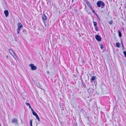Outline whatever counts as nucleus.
Wrapping results in <instances>:
<instances>
[{
	"mask_svg": "<svg viewBox=\"0 0 126 126\" xmlns=\"http://www.w3.org/2000/svg\"><path fill=\"white\" fill-rule=\"evenodd\" d=\"M97 5L99 7H100V5H101V8H103L104 7V6L105 5V4L103 2L101 1H99L97 2Z\"/></svg>",
	"mask_w": 126,
	"mask_h": 126,
	"instance_id": "nucleus-1",
	"label": "nucleus"
},
{
	"mask_svg": "<svg viewBox=\"0 0 126 126\" xmlns=\"http://www.w3.org/2000/svg\"><path fill=\"white\" fill-rule=\"evenodd\" d=\"M11 122L12 124H14L15 125H18L17 120L15 118L12 119L11 120Z\"/></svg>",
	"mask_w": 126,
	"mask_h": 126,
	"instance_id": "nucleus-2",
	"label": "nucleus"
},
{
	"mask_svg": "<svg viewBox=\"0 0 126 126\" xmlns=\"http://www.w3.org/2000/svg\"><path fill=\"white\" fill-rule=\"evenodd\" d=\"M31 67V69L32 70H35L37 69V67L34 65L32 64H31L29 65Z\"/></svg>",
	"mask_w": 126,
	"mask_h": 126,
	"instance_id": "nucleus-3",
	"label": "nucleus"
},
{
	"mask_svg": "<svg viewBox=\"0 0 126 126\" xmlns=\"http://www.w3.org/2000/svg\"><path fill=\"white\" fill-rule=\"evenodd\" d=\"M17 26L18 27L17 30L20 31L21 28L23 27V25L21 22H19L18 23Z\"/></svg>",
	"mask_w": 126,
	"mask_h": 126,
	"instance_id": "nucleus-4",
	"label": "nucleus"
},
{
	"mask_svg": "<svg viewBox=\"0 0 126 126\" xmlns=\"http://www.w3.org/2000/svg\"><path fill=\"white\" fill-rule=\"evenodd\" d=\"M9 53L13 56V57L15 59V57L14 56V55H16L15 54L13 51L10 49H9Z\"/></svg>",
	"mask_w": 126,
	"mask_h": 126,
	"instance_id": "nucleus-5",
	"label": "nucleus"
},
{
	"mask_svg": "<svg viewBox=\"0 0 126 126\" xmlns=\"http://www.w3.org/2000/svg\"><path fill=\"white\" fill-rule=\"evenodd\" d=\"M95 37L97 40L98 41H100L101 40V38L100 37L99 35H97L95 36Z\"/></svg>",
	"mask_w": 126,
	"mask_h": 126,
	"instance_id": "nucleus-6",
	"label": "nucleus"
},
{
	"mask_svg": "<svg viewBox=\"0 0 126 126\" xmlns=\"http://www.w3.org/2000/svg\"><path fill=\"white\" fill-rule=\"evenodd\" d=\"M42 19L43 21L45 23V21L47 19V18L46 16L45 15V14H44L43 15L42 17Z\"/></svg>",
	"mask_w": 126,
	"mask_h": 126,
	"instance_id": "nucleus-7",
	"label": "nucleus"
},
{
	"mask_svg": "<svg viewBox=\"0 0 126 126\" xmlns=\"http://www.w3.org/2000/svg\"><path fill=\"white\" fill-rule=\"evenodd\" d=\"M4 13L5 15V16L6 17L8 16V15L9 14V12L8 10H5L4 12Z\"/></svg>",
	"mask_w": 126,
	"mask_h": 126,
	"instance_id": "nucleus-8",
	"label": "nucleus"
},
{
	"mask_svg": "<svg viewBox=\"0 0 126 126\" xmlns=\"http://www.w3.org/2000/svg\"><path fill=\"white\" fill-rule=\"evenodd\" d=\"M116 46L117 47L119 48L120 47L119 43L118 42H117L116 44Z\"/></svg>",
	"mask_w": 126,
	"mask_h": 126,
	"instance_id": "nucleus-9",
	"label": "nucleus"
},
{
	"mask_svg": "<svg viewBox=\"0 0 126 126\" xmlns=\"http://www.w3.org/2000/svg\"><path fill=\"white\" fill-rule=\"evenodd\" d=\"M95 78H96V77L95 76H93L91 78V80H92V81H94Z\"/></svg>",
	"mask_w": 126,
	"mask_h": 126,
	"instance_id": "nucleus-10",
	"label": "nucleus"
},
{
	"mask_svg": "<svg viewBox=\"0 0 126 126\" xmlns=\"http://www.w3.org/2000/svg\"><path fill=\"white\" fill-rule=\"evenodd\" d=\"M88 5L89 7L90 8L91 10H92V6L90 3H89L88 4H87Z\"/></svg>",
	"mask_w": 126,
	"mask_h": 126,
	"instance_id": "nucleus-11",
	"label": "nucleus"
},
{
	"mask_svg": "<svg viewBox=\"0 0 126 126\" xmlns=\"http://www.w3.org/2000/svg\"><path fill=\"white\" fill-rule=\"evenodd\" d=\"M118 34H119V36L120 37H121L122 36V34L121 32L119 31H118Z\"/></svg>",
	"mask_w": 126,
	"mask_h": 126,
	"instance_id": "nucleus-12",
	"label": "nucleus"
},
{
	"mask_svg": "<svg viewBox=\"0 0 126 126\" xmlns=\"http://www.w3.org/2000/svg\"><path fill=\"white\" fill-rule=\"evenodd\" d=\"M32 113L35 116L37 115V114L34 111H33V112H32Z\"/></svg>",
	"mask_w": 126,
	"mask_h": 126,
	"instance_id": "nucleus-13",
	"label": "nucleus"
},
{
	"mask_svg": "<svg viewBox=\"0 0 126 126\" xmlns=\"http://www.w3.org/2000/svg\"><path fill=\"white\" fill-rule=\"evenodd\" d=\"M36 118L38 120V121H40V119L39 117L37 115L36 116H35Z\"/></svg>",
	"mask_w": 126,
	"mask_h": 126,
	"instance_id": "nucleus-14",
	"label": "nucleus"
},
{
	"mask_svg": "<svg viewBox=\"0 0 126 126\" xmlns=\"http://www.w3.org/2000/svg\"><path fill=\"white\" fill-rule=\"evenodd\" d=\"M93 22L94 23V27L95 26H96V25H97V22H94V21H93Z\"/></svg>",
	"mask_w": 126,
	"mask_h": 126,
	"instance_id": "nucleus-15",
	"label": "nucleus"
},
{
	"mask_svg": "<svg viewBox=\"0 0 126 126\" xmlns=\"http://www.w3.org/2000/svg\"><path fill=\"white\" fill-rule=\"evenodd\" d=\"M113 22V21L112 20H111L110 21H109V23L110 25H111Z\"/></svg>",
	"mask_w": 126,
	"mask_h": 126,
	"instance_id": "nucleus-16",
	"label": "nucleus"
},
{
	"mask_svg": "<svg viewBox=\"0 0 126 126\" xmlns=\"http://www.w3.org/2000/svg\"><path fill=\"white\" fill-rule=\"evenodd\" d=\"M95 15L96 16H97V17L98 18V20L100 21V18L98 16V15H97V14H96V13H95Z\"/></svg>",
	"mask_w": 126,
	"mask_h": 126,
	"instance_id": "nucleus-17",
	"label": "nucleus"
},
{
	"mask_svg": "<svg viewBox=\"0 0 126 126\" xmlns=\"http://www.w3.org/2000/svg\"><path fill=\"white\" fill-rule=\"evenodd\" d=\"M95 30L96 31H98V27L97 26H95Z\"/></svg>",
	"mask_w": 126,
	"mask_h": 126,
	"instance_id": "nucleus-18",
	"label": "nucleus"
},
{
	"mask_svg": "<svg viewBox=\"0 0 126 126\" xmlns=\"http://www.w3.org/2000/svg\"><path fill=\"white\" fill-rule=\"evenodd\" d=\"M85 2L88 4L89 3H90L87 0H85Z\"/></svg>",
	"mask_w": 126,
	"mask_h": 126,
	"instance_id": "nucleus-19",
	"label": "nucleus"
},
{
	"mask_svg": "<svg viewBox=\"0 0 126 126\" xmlns=\"http://www.w3.org/2000/svg\"><path fill=\"white\" fill-rule=\"evenodd\" d=\"M124 54V55L125 57H126V51H124L123 52Z\"/></svg>",
	"mask_w": 126,
	"mask_h": 126,
	"instance_id": "nucleus-20",
	"label": "nucleus"
},
{
	"mask_svg": "<svg viewBox=\"0 0 126 126\" xmlns=\"http://www.w3.org/2000/svg\"><path fill=\"white\" fill-rule=\"evenodd\" d=\"M30 125L31 126H32V120L31 119L30 121Z\"/></svg>",
	"mask_w": 126,
	"mask_h": 126,
	"instance_id": "nucleus-21",
	"label": "nucleus"
},
{
	"mask_svg": "<svg viewBox=\"0 0 126 126\" xmlns=\"http://www.w3.org/2000/svg\"><path fill=\"white\" fill-rule=\"evenodd\" d=\"M26 105H27V106H30V104L29 103H27V102H26Z\"/></svg>",
	"mask_w": 126,
	"mask_h": 126,
	"instance_id": "nucleus-22",
	"label": "nucleus"
},
{
	"mask_svg": "<svg viewBox=\"0 0 126 126\" xmlns=\"http://www.w3.org/2000/svg\"><path fill=\"white\" fill-rule=\"evenodd\" d=\"M91 10L95 14V13H95L93 9L92 8V10Z\"/></svg>",
	"mask_w": 126,
	"mask_h": 126,
	"instance_id": "nucleus-23",
	"label": "nucleus"
},
{
	"mask_svg": "<svg viewBox=\"0 0 126 126\" xmlns=\"http://www.w3.org/2000/svg\"><path fill=\"white\" fill-rule=\"evenodd\" d=\"M103 45H101L100 46V48H101L102 49V48H103Z\"/></svg>",
	"mask_w": 126,
	"mask_h": 126,
	"instance_id": "nucleus-24",
	"label": "nucleus"
},
{
	"mask_svg": "<svg viewBox=\"0 0 126 126\" xmlns=\"http://www.w3.org/2000/svg\"><path fill=\"white\" fill-rule=\"evenodd\" d=\"M20 31V30H17V33L18 34L19 33V31Z\"/></svg>",
	"mask_w": 126,
	"mask_h": 126,
	"instance_id": "nucleus-25",
	"label": "nucleus"
},
{
	"mask_svg": "<svg viewBox=\"0 0 126 126\" xmlns=\"http://www.w3.org/2000/svg\"><path fill=\"white\" fill-rule=\"evenodd\" d=\"M23 32L25 34H26V32L25 30H24Z\"/></svg>",
	"mask_w": 126,
	"mask_h": 126,
	"instance_id": "nucleus-26",
	"label": "nucleus"
},
{
	"mask_svg": "<svg viewBox=\"0 0 126 126\" xmlns=\"http://www.w3.org/2000/svg\"><path fill=\"white\" fill-rule=\"evenodd\" d=\"M121 43H122V47L123 48V47H124L123 44V43L122 42Z\"/></svg>",
	"mask_w": 126,
	"mask_h": 126,
	"instance_id": "nucleus-27",
	"label": "nucleus"
},
{
	"mask_svg": "<svg viewBox=\"0 0 126 126\" xmlns=\"http://www.w3.org/2000/svg\"><path fill=\"white\" fill-rule=\"evenodd\" d=\"M47 74H49V71H48L47 72Z\"/></svg>",
	"mask_w": 126,
	"mask_h": 126,
	"instance_id": "nucleus-28",
	"label": "nucleus"
},
{
	"mask_svg": "<svg viewBox=\"0 0 126 126\" xmlns=\"http://www.w3.org/2000/svg\"><path fill=\"white\" fill-rule=\"evenodd\" d=\"M31 109L32 110V112H33V111H34L33 110L32 108H31Z\"/></svg>",
	"mask_w": 126,
	"mask_h": 126,
	"instance_id": "nucleus-29",
	"label": "nucleus"
},
{
	"mask_svg": "<svg viewBox=\"0 0 126 126\" xmlns=\"http://www.w3.org/2000/svg\"><path fill=\"white\" fill-rule=\"evenodd\" d=\"M29 106V108H30L31 109V106H30H30Z\"/></svg>",
	"mask_w": 126,
	"mask_h": 126,
	"instance_id": "nucleus-30",
	"label": "nucleus"
},
{
	"mask_svg": "<svg viewBox=\"0 0 126 126\" xmlns=\"http://www.w3.org/2000/svg\"><path fill=\"white\" fill-rule=\"evenodd\" d=\"M6 58H8V55H7L6 56Z\"/></svg>",
	"mask_w": 126,
	"mask_h": 126,
	"instance_id": "nucleus-31",
	"label": "nucleus"
},
{
	"mask_svg": "<svg viewBox=\"0 0 126 126\" xmlns=\"http://www.w3.org/2000/svg\"><path fill=\"white\" fill-rule=\"evenodd\" d=\"M124 47H123V50H124Z\"/></svg>",
	"mask_w": 126,
	"mask_h": 126,
	"instance_id": "nucleus-32",
	"label": "nucleus"
}]
</instances>
